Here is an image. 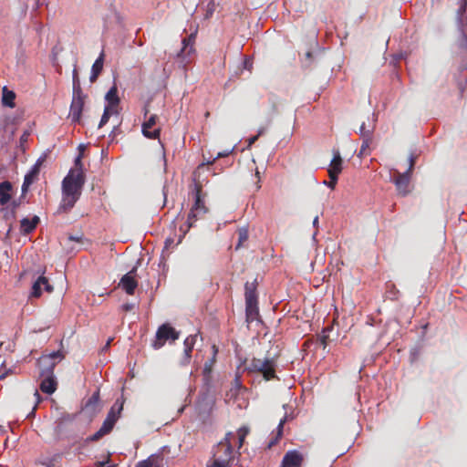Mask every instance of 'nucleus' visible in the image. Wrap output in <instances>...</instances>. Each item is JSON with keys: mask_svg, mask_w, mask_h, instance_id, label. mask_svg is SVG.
<instances>
[{"mask_svg": "<svg viewBox=\"0 0 467 467\" xmlns=\"http://www.w3.org/2000/svg\"><path fill=\"white\" fill-rule=\"evenodd\" d=\"M85 184L83 171L70 170L62 181V198L57 207V213H67L79 200Z\"/></svg>", "mask_w": 467, "mask_h": 467, "instance_id": "1", "label": "nucleus"}, {"mask_svg": "<svg viewBox=\"0 0 467 467\" xmlns=\"http://www.w3.org/2000/svg\"><path fill=\"white\" fill-rule=\"evenodd\" d=\"M234 438L233 432H227L213 449V458L208 462L207 467H230L233 460L232 439Z\"/></svg>", "mask_w": 467, "mask_h": 467, "instance_id": "2", "label": "nucleus"}, {"mask_svg": "<svg viewBox=\"0 0 467 467\" xmlns=\"http://www.w3.org/2000/svg\"><path fill=\"white\" fill-rule=\"evenodd\" d=\"M194 203L192 204L187 217L186 221V229L184 232L186 233L192 228L195 223L199 220L204 219L206 213L209 209L205 205V193L202 192V189L201 185H196L194 190Z\"/></svg>", "mask_w": 467, "mask_h": 467, "instance_id": "3", "label": "nucleus"}, {"mask_svg": "<svg viewBox=\"0 0 467 467\" xmlns=\"http://www.w3.org/2000/svg\"><path fill=\"white\" fill-rule=\"evenodd\" d=\"M86 95L83 93L78 78L77 69L73 71V96L68 118L74 123H80Z\"/></svg>", "mask_w": 467, "mask_h": 467, "instance_id": "4", "label": "nucleus"}, {"mask_svg": "<svg viewBox=\"0 0 467 467\" xmlns=\"http://www.w3.org/2000/svg\"><path fill=\"white\" fill-rule=\"evenodd\" d=\"M123 409V404L119 403V400H117L109 411L108 412V415L106 419L104 420L102 426L99 428L98 431H96L93 435L88 436L86 439V442H95L102 439L104 436L109 434L114 428L120 411Z\"/></svg>", "mask_w": 467, "mask_h": 467, "instance_id": "5", "label": "nucleus"}, {"mask_svg": "<svg viewBox=\"0 0 467 467\" xmlns=\"http://www.w3.org/2000/svg\"><path fill=\"white\" fill-rule=\"evenodd\" d=\"M244 289L246 322L252 323L259 318L256 280L254 282H246Z\"/></svg>", "mask_w": 467, "mask_h": 467, "instance_id": "6", "label": "nucleus"}, {"mask_svg": "<svg viewBox=\"0 0 467 467\" xmlns=\"http://www.w3.org/2000/svg\"><path fill=\"white\" fill-rule=\"evenodd\" d=\"M248 372L262 374L265 380L277 379L276 361L274 358H253L246 367Z\"/></svg>", "mask_w": 467, "mask_h": 467, "instance_id": "7", "label": "nucleus"}, {"mask_svg": "<svg viewBox=\"0 0 467 467\" xmlns=\"http://www.w3.org/2000/svg\"><path fill=\"white\" fill-rule=\"evenodd\" d=\"M180 337V332L175 330L170 324L165 323L159 327L155 340L152 343L154 349L162 348L167 340L175 341Z\"/></svg>", "mask_w": 467, "mask_h": 467, "instance_id": "8", "label": "nucleus"}, {"mask_svg": "<svg viewBox=\"0 0 467 467\" xmlns=\"http://www.w3.org/2000/svg\"><path fill=\"white\" fill-rule=\"evenodd\" d=\"M56 362H49L47 368H42L40 376L43 378L40 383V389L47 394H53L57 388V382L54 376Z\"/></svg>", "mask_w": 467, "mask_h": 467, "instance_id": "9", "label": "nucleus"}, {"mask_svg": "<svg viewBox=\"0 0 467 467\" xmlns=\"http://www.w3.org/2000/svg\"><path fill=\"white\" fill-rule=\"evenodd\" d=\"M414 166V160L411 157L410 159V167L407 171L400 173V171H395V177L393 180V182L396 185L397 191L399 194L401 196H405L410 192V174L413 169Z\"/></svg>", "mask_w": 467, "mask_h": 467, "instance_id": "10", "label": "nucleus"}, {"mask_svg": "<svg viewBox=\"0 0 467 467\" xmlns=\"http://www.w3.org/2000/svg\"><path fill=\"white\" fill-rule=\"evenodd\" d=\"M196 35L197 31L191 33L187 37L182 40V47L177 54V57L185 65L190 62V57L195 52L194 44Z\"/></svg>", "mask_w": 467, "mask_h": 467, "instance_id": "11", "label": "nucleus"}, {"mask_svg": "<svg viewBox=\"0 0 467 467\" xmlns=\"http://www.w3.org/2000/svg\"><path fill=\"white\" fill-rule=\"evenodd\" d=\"M148 112V109H145L144 117L146 119L142 124V133L148 139H157L161 134V128L155 127L157 124L158 116L156 114H151L147 117Z\"/></svg>", "mask_w": 467, "mask_h": 467, "instance_id": "12", "label": "nucleus"}, {"mask_svg": "<svg viewBox=\"0 0 467 467\" xmlns=\"http://www.w3.org/2000/svg\"><path fill=\"white\" fill-rule=\"evenodd\" d=\"M305 456L296 450H290L284 455L280 467H302Z\"/></svg>", "mask_w": 467, "mask_h": 467, "instance_id": "13", "label": "nucleus"}, {"mask_svg": "<svg viewBox=\"0 0 467 467\" xmlns=\"http://www.w3.org/2000/svg\"><path fill=\"white\" fill-rule=\"evenodd\" d=\"M136 272L137 267L135 266L120 279L119 285L128 295H133L138 286V282L135 279Z\"/></svg>", "mask_w": 467, "mask_h": 467, "instance_id": "14", "label": "nucleus"}, {"mask_svg": "<svg viewBox=\"0 0 467 467\" xmlns=\"http://www.w3.org/2000/svg\"><path fill=\"white\" fill-rule=\"evenodd\" d=\"M43 288L48 293L53 292V286L49 284L48 279L44 275H40L33 283L29 297H40Z\"/></svg>", "mask_w": 467, "mask_h": 467, "instance_id": "15", "label": "nucleus"}, {"mask_svg": "<svg viewBox=\"0 0 467 467\" xmlns=\"http://www.w3.org/2000/svg\"><path fill=\"white\" fill-rule=\"evenodd\" d=\"M74 417L67 415L58 420L55 428V433L59 439L67 437V431L72 429Z\"/></svg>", "mask_w": 467, "mask_h": 467, "instance_id": "16", "label": "nucleus"}, {"mask_svg": "<svg viewBox=\"0 0 467 467\" xmlns=\"http://www.w3.org/2000/svg\"><path fill=\"white\" fill-rule=\"evenodd\" d=\"M343 160L341 158L339 150L333 151V159L330 162L329 168L327 170L329 179H334L335 177H338L339 173L342 171Z\"/></svg>", "mask_w": 467, "mask_h": 467, "instance_id": "17", "label": "nucleus"}, {"mask_svg": "<svg viewBox=\"0 0 467 467\" xmlns=\"http://www.w3.org/2000/svg\"><path fill=\"white\" fill-rule=\"evenodd\" d=\"M197 335H190L187 337L183 342V357L182 358L181 364L185 366L188 365L192 358V352L196 343Z\"/></svg>", "mask_w": 467, "mask_h": 467, "instance_id": "18", "label": "nucleus"}, {"mask_svg": "<svg viewBox=\"0 0 467 467\" xmlns=\"http://www.w3.org/2000/svg\"><path fill=\"white\" fill-rule=\"evenodd\" d=\"M105 99L108 103L106 107L118 110L119 105V98L118 96V88L115 84L107 92Z\"/></svg>", "mask_w": 467, "mask_h": 467, "instance_id": "19", "label": "nucleus"}, {"mask_svg": "<svg viewBox=\"0 0 467 467\" xmlns=\"http://www.w3.org/2000/svg\"><path fill=\"white\" fill-rule=\"evenodd\" d=\"M286 420H287V417H286V415H285L279 420V423H278V425L276 427V430L275 431H273L272 437H271V439H270V441L268 442L267 447L269 449H271L272 447L276 445L278 443V441L281 440V438L283 436V432H284V425L286 422Z\"/></svg>", "mask_w": 467, "mask_h": 467, "instance_id": "20", "label": "nucleus"}, {"mask_svg": "<svg viewBox=\"0 0 467 467\" xmlns=\"http://www.w3.org/2000/svg\"><path fill=\"white\" fill-rule=\"evenodd\" d=\"M458 8L456 10V20L458 26L463 27L467 22V16H465L467 8V0H457Z\"/></svg>", "mask_w": 467, "mask_h": 467, "instance_id": "21", "label": "nucleus"}, {"mask_svg": "<svg viewBox=\"0 0 467 467\" xmlns=\"http://www.w3.org/2000/svg\"><path fill=\"white\" fill-rule=\"evenodd\" d=\"M39 223V217L35 215L32 219L24 218L20 222L21 232L25 234H30Z\"/></svg>", "mask_w": 467, "mask_h": 467, "instance_id": "22", "label": "nucleus"}, {"mask_svg": "<svg viewBox=\"0 0 467 467\" xmlns=\"http://www.w3.org/2000/svg\"><path fill=\"white\" fill-rule=\"evenodd\" d=\"M104 53L101 52L99 57L95 60L91 68L90 82H95L103 69Z\"/></svg>", "mask_w": 467, "mask_h": 467, "instance_id": "23", "label": "nucleus"}, {"mask_svg": "<svg viewBox=\"0 0 467 467\" xmlns=\"http://www.w3.org/2000/svg\"><path fill=\"white\" fill-rule=\"evenodd\" d=\"M11 190L12 184L9 182L5 181L0 183V203L2 205L6 204L10 201Z\"/></svg>", "mask_w": 467, "mask_h": 467, "instance_id": "24", "label": "nucleus"}, {"mask_svg": "<svg viewBox=\"0 0 467 467\" xmlns=\"http://www.w3.org/2000/svg\"><path fill=\"white\" fill-rule=\"evenodd\" d=\"M15 99L16 93L12 90H9L6 87H4L2 88V104L5 107L13 109L16 106Z\"/></svg>", "mask_w": 467, "mask_h": 467, "instance_id": "25", "label": "nucleus"}, {"mask_svg": "<svg viewBox=\"0 0 467 467\" xmlns=\"http://www.w3.org/2000/svg\"><path fill=\"white\" fill-rule=\"evenodd\" d=\"M362 139V144L358 154V157L368 156L371 152V145L373 144V137H369L367 132Z\"/></svg>", "mask_w": 467, "mask_h": 467, "instance_id": "26", "label": "nucleus"}, {"mask_svg": "<svg viewBox=\"0 0 467 467\" xmlns=\"http://www.w3.org/2000/svg\"><path fill=\"white\" fill-rule=\"evenodd\" d=\"M99 391H96L92 394V396L88 400L85 404V409L87 410H90L92 413H95L99 410Z\"/></svg>", "mask_w": 467, "mask_h": 467, "instance_id": "27", "label": "nucleus"}, {"mask_svg": "<svg viewBox=\"0 0 467 467\" xmlns=\"http://www.w3.org/2000/svg\"><path fill=\"white\" fill-rule=\"evenodd\" d=\"M56 358H63V355L60 351H54L48 356H44L39 359L40 367H44L43 368H48L49 362H55Z\"/></svg>", "mask_w": 467, "mask_h": 467, "instance_id": "28", "label": "nucleus"}, {"mask_svg": "<svg viewBox=\"0 0 467 467\" xmlns=\"http://www.w3.org/2000/svg\"><path fill=\"white\" fill-rule=\"evenodd\" d=\"M212 358L209 360H207L204 364L203 373L206 375H209L212 372L213 367L216 362V356L218 353V348L216 347V345L212 346Z\"/></svg>", "mask_w": 467, "mask_h": 467, "instance_id": "29", "label": "nucleus"}, {"mask_svg": "<svg viewBox=\"0 0 467 467\" xmlns=\"http://www.w3.org/2000/svg\"><path fill=\"white\" fill-rule=\"evenodd\" d=\"M237 234H238V243L235 246L236 250L243 247L244 245V244L248 241V237H249L248 229L246 227L239 228L237 230Z\"/></svg>", "mask_w": 467, "mask_h": 467, "instance_id": "30", "label": "nucleus"}, {"mask_svg": "<svg viewBox=\"0 0 467 467\" xmlns=\"http://www.w3.org/2000/svg\"><path fill=\"white\" fill-rule=\"evenodd\" d=\"M37 173H38V170L36 167H35L30 172H28L25 176L24 182L22 185L23 192H26L27 190V188L33 183Z\"/></svg>", "mask_w": 467, "mask_h": 467, "instance_id": "31", "label": "nucleus"}, {"mask_svg": "<svg viewBox=\"0 0 467 467\" xmlns=\"http://www.w3.org/2000/svg\"><path fill=\"white\" fill-rule=\"evenodd\" d=\"M118 113L119 111L117 109H112L111 108L105 107L103 115L99 124V128H102L109 121L110 116Z\"/></svg>", "mask_w": 467, "mask_h": 467, "instance_id": "32", "label": "nucleus"}, {"mask_svg": "<svg viewBox=\"0 0 467 467\" xmlns=\"http://www.w3.org/2000/svg\"><path fill=\"white\" fill-rule=\"evenodd\" d=\"M249 431H250V430L246 426H243L238 429V431H237L238 449H240L243 446L244 440H245L246 436L248 435Z\"/></svg>", "mask_w": 467, "mask_h": 467, "instance_id": "33", "label": "nucleus"}, {"mask_svg": "<svg viewBox=\"0 0 467 467\" xmlns=\"http://www.w3.org/2000/svg\"><path fill=\"white\" fill-rule=\"evenodd\" d=\"M374 129H375V127L373 124L367 125L365 122H363L359 128L360 138H364V136L367 132L368 133L369 137H373Z\"/></svg>", "mask_w": 467, "mask_h": 467, "instance_id": "34", "label": "nucleus"}, {"mask_svg": "<svg viewBox=\"0 0 467 467\" xmlns=\"http://www.w3.org/2000/svg\"><path fill=\"white\" fill-rule=\"evenodd\" d=\"M233 150H234L232 149V150H227L218 152L217 155L212 161L208 160L206 161V164H213L215 161V160L229 156L233 152Z\"/></svg>", "mask_w": 467, "mask_h": 467, "instance_id": "35", "label": "nucleus"}, {"mask_svg": "<svg viewBox=\"0 0 467 467\" xmlns=\"http://www.w3.org/2000/svg\"><path fill=\"white\" fill-rule=\"evenodd\" d=\"M136 467H159L153 461L148 459L142 462H140Z\"/></svg>", "mask_w": 467, "mask_h": 467, "instance_id": "36", "label": "nucleus"}, {"mask_svg": "<svg viewBox=\"0 0 467 467\" xmlns=\"http://www.w3.org/2000/svg\"><path fill=\"white\" fill-rule=\"evenodd\" d=\"M337 178L338 177H335L334 179H330V181L328 182H325L324 183L327 184L329 188L334 189L337 182Z\"/></svg>", "mask_w": 467, "mask_h": 467, "instance_id": "37", "label": "nucleus"}, {"mask_svg": "<svg viewBox=\"0 0 467 467\" xmlns=\"http://www.w3.org/2000/svg\"><path fill=\"white\" fill-rule=\"evenodd\" d=\"M76 167H78L77 171H82L81 155L78 156L75 160Z\"/></svg>", "mask_w": 467, "mask_h": 467, "instance_id": "38", "label": "nucleus"}, {"mask_svg": "<svg viewBox=\"0 0 467 467\" xmlns=\"http://www.w3.org/2000/svg\"><path fill=\"white\" fill-rule=\"evenodd\" d=\"M327 340H328V336L327 335H323L320 337V343H321V345L323 346L324 348H326L327 346Z\"/></svg>", "mask_w": 467, "mask_h": 467, "instance_id": "39", "label": "nucleus"}, {"mask_svg": "<svg viewBox=\"0 0 467 467\" xmlns=\"http://www.w3.org/2000/svg\"><path fill=\"white\" fill-rule=\"evenodd\" d=\"M258 138H259V137H258L257 135H254V136H253V137L249 138V139L247 140L248 147H251V146H252V145H253V144H254V143L258 140Z\"/></svg>", "mask_w": 467, "mask_h": 467, "instance_id": "40", "label": "nucleus"}, {"mask_svg": "<svg viewBox=\"0 0 467 467\" xmlns=\"http://www.w3.org/2000/svg\"><path fill=\"white\" fill-rule=\"evenodd\" d=\"M122 308L124 311H130L133 308V305L132 304H124L122 306Z\"/></svg>", "mask_w": 467, "mask_h": 467, "instance_id": "41", "label": "nucleus"}, {"mask_svg": "<svg viewBox=\"0 0 467 467\" xmlns=\"http://www.w3.org/2000/svg\"><path fill=\"white\" fill-rule=\"evenodd\" d=\"M312 57H313V54L311 51H307L306 53V59L309 60V63L307 64V66H310V63H311V60H312Z\"/></svg>", "mask_w": 467, "mask_h": 467, "instance_id": "42", "label": "nucleus"}, {"mask_svg": "<svg viewBox=\"0 0 467 467\" xmlns=\"http://www.w3.org/2000/svg\"><path fill=\"white\" fill-rule=\"evenodd\" d=\"M68 239H69L70 241L81 242V240H82V236H72V235H70V236L68 237Z\"/></svg>", "mask_w": 467, "mask_h": 467, "instance_id": "43", "label": "nucleus"}, {"mask_svg": "<svg viewBox=\"0 0 467 467\" xmlns=\"http://www.w3.org/2000/svg\"><path fill=\"white\" fill-rule=\"evenodd\" d=\"M113 338H109L106 345L103 347V350H107L109 347H110V344L112 342Z\"/></svg>", "mask_w": 467, "mask_h": 467, "instance_id": "44", "label": "nucleus"}, {"mask_svg": "<svg viewBox=\"0 0 467 467\" xmlns=\"http://www.w3.org/2000/svg\"><path fill=\"white\" fill-rule=\"evenodd\" d=\"M265 127H261L259 130H258V133L256 134L258 137L262 136L265 132Z\"/></svg>", "mask_w": 467, "mask_h": 467, "instance_id": "45", "label": "nucleus"}, {"mask_svg": "<svg viewBox=\"0 0 467 467\" xmlns=\"http://www.w3.org/2000/svg\"><path fill=\"white\" fill-rule=\"evenodd\" d=\"M34 396L36 397V399L37 402H39V400H40V395H39V393H38V391H37V390H35V392H34Z\"/></svg>", "mask_w": 467, "mask_h": 467, "instance_id": "46", "label": "nucleus"}, {"mask_svg": "<svg viewBox=\"0 0 467 467\" xmlns=\"http://www.w3.org/2000/svg\"><path fill=\"white\" fill-rule=\"evenodd\" d=\"M6 375H7V372L0 374V380L5 379Z\"/></svg>", "mask_w": 467, "mask_h": 467, "instance_id": "47", "label": "nucleus"}, {"mask_svg": "<svg viewBox=\"0 0 467 467\" xmlns=\"http://www.w3.org/2000/svg\"><path fill=\"white\" fill-rule=\"evenodd\" d=\"M260 188H261L260 179H258V181L256 182V189L259 190Z\"/></svg>", "mask_w": 467, "mask_h": 467, "instance_id": "48", "label": "nucleus"}, {"mask_svg": "<svg viewBox=\"0 0 467 467\" xmlns=\"http://www.w3.org/2000/svg\"><path fill=\"white\" fill-rule=\"evenodd\" d=\"M317 222H318V218H317V217H316V218L314 219L313 223H314V224H316V223H317Z\"/></svg>", "mask_w": 467, "mask_h": 467, "instance_id": "49", "label": "nucleus"}, {"mask_svg": "<svg viewBox=\"0 0 467 467\" xmlns=\"http://www.w3.org/2000/svg\"><path fill=\"white\" fill-rule=\"evenodd\" d=\"M256 176L259 177V171L258 170H256V172H255Z\"/></svg>", "mask_w": 467, "mask_h": 467, "instance_id": "50", "label": "nucleus"}]
</instances>
